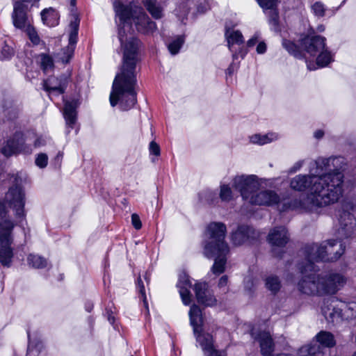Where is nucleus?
<instances>
[{
    "label": "nucleus",
    "instance_id": "33",
    "mask_svg": "<svg viewBox=\"0 0 356 356\" xmlns=\"http://www.w3.org/2000/svg\"><path fill=\"white\" fill-rule=\"evenodd\" d=\"M184 42V37L178 36L172 41L168 46V50L172 55L177 54Z\"/></svg>",
    "mask_w": 356,
    "mask_h": 356
},
{
    "label": "nucleus",
    "instance_id": "51",
    "mask_svg": "<svg viewBox=\"0 0 356 356\" xmlns=\"http://www.w3.org/2000/svg\"><path fill=\"white\" fill-rule=\"evenodd\" d=\"M138 284L140 293L143 296V301L145 302L146 297H145V287H144V286L143 284V282H142V280H141L140 278H139L138 280Z\"/></svg>",
    "mask_w": 356,
    "mask_h": 356
},
{
    "label": "nucleus",
    "instance_id": "27",
    "mask_svg": "<svg viewBox=\"0 0 356 356\" xmlns=\"http://www.w3.org/2000/svg\"><path fill=\"white\" fill-rule=\"evenodd\" d=\"M65 88V80L58 83V79L51 77L44 82V88L47 91H58L59 93H63Z\"/></svg>",
    "mask_w": 356,
    "mask_h": 356
},
{
    "label": "nucleus",
    "instance_id": "4",
    "mask_svg": "<svg viewBox=\"0 0 356 356\" xmlns=\"http://www.w3.org/2000/svg\"><path fill=\"white\" fill-rule=\"evenodd\" d=\"M232 184L234 188L240 192L243 200L250 204L272 206L280 202L279 195L273 191H257L260 184L255 175L236 176Z\"/></svg>",
    "mask_w": 356,
    "mask_h": 356
},
{
    "label": "nucleus",
    "instance_id": "7",
    "mask_svg": "<svg viewBox=\"0 0 356 356\" xmlns=\"http://www.w3.org/2000/svg\"><path fill=\"white\" fill-rule=\"evenodd\" d=\"M302 48L311 56H316L318 67L327 66L332 61V56L325 45V38L319 35H307L301 41Z\"/></svg>",
    "mask_w": 356,
    "mask_h": 356
},
{
    "label": "nucleus",
    "instance_id": "11",
    "mask_svg": "<svg viewBox=\"0 0 356 356\" xmlns=\"http://www.w3.org/2000/svg\"><path fill=\"white\" fill-rule=\"evenodd\" d=\"M251 335L259 342L260 353L263 356H273L275 344L269 332L258 331L253 328L251 330Z\"/></svg>",
    "mask_w": 356,
    "mask_h": 356
},
{
    "label": "nucleus",
    "instance_id": "60",
    "mask_svg": "<svg viewBox=\"0 0 356 356\" xmlns=\"http://www.w3.org/2000/svg\"><path fill=\"white\" fill-rule=\"evenodd\" d=\"M108 321H109L111 323H113L114 320H113V318H108Z\"/></svg>",
    "mask_w": 356,
    "mask_h": 356
},
{
    "label": "nucleus",
    "instance_id": "49",
    "mask_svg": "<svg viewBox=\"0 0 356 356\" xmlns=\"http://www.w3.org/2000/svg\"><path fill=\"white\" fill-rule=\"evenodd\" d=\"M266 50V44L264 42H260L257 47V52L258 54H264Z\"/></svg>",
    "mask_w": 356,
    "mask_h": 356
},
{
    "label": "nucleus",
    "instance_id": "13",
    "mask_svg": "<svg viewBox=\"0 0 356 356\" xmlns=\"http://www.w3.org/2000/svg\"><path fill=\"white\" fill-rule=\"evenodd\" d=\"M195 336L204 356H223L222 352L215 348L212 335L202 332V330L199 331Z\"/></svg>",
    "mask_w": 356,
    "mask_h": 356
},
{
    "label": "nucleus",
    "instance_id": "26",
    "mask_svg": "<svg viewBox=\"0 0 356 356\" xmlns=\"http://www.w3.org/2000/svg\"><path fill=\"white\" fill-rule=\"evenodd\" d=\"M340 309H341L342 320H350L356 317V302H350L348 303L340 302Z\"/></svg>",
    "mask_w": 356,
    "mask_h": 356
},
{
    "label": "nucleus",
    "instance_id": "36",
    "mask_svg": "<svg viewBox=\"0 0 356 356\" xmlns=\"http://www.w3.org/2000/svg\"><path fill=\"white\" fill-rule=\"evenodd\" d=\"M193 3V0H180L177 8V13L180 15H186Z\"/></svg>",
    "mask_w": 356,
    "mask_h": 356
},
{
    "label": "nucleus",
    "instance_id": "32",
    "mask_svg": "<svg viewBox=\"0 0 356 356\" xmlns=\"http://www.w3.org/2000/svg\"><path fill=\"white\" fill-rule=\"evenodd\" d=\"M38 58L40 59V67L44 72L53 69L54 60L50 56L41 54L39 55Z\"/></svg>",
    "mask_w": 356,
    "mask_h": 356
},
{
    "label": "nucleus",
    "instance_id": "53",
    "mask_svg": "<svg viewBox=\"0 0 356 356\" xmlns=\"http://www.w3.org/2000/svg\"><path fill=\"white\" fill-rule=\"evenodd\" d=\"M257 41H258V36L257 35H255L254 36H253L251 39H250L248 41V47L254 46L257 42Z\"/></svg>",
    "mask_w": 356,
    "mask_h": 356
},
{
    "label": "nucleus",
    "instance_id": "24",
    "mask_svg": "<svg viewBox=\"0 0 356 356\" xmlns=\"http://www.w3.org/2000/svg\"><path fill=\"white\" fill-rule=\"evenodd\" d=\"M143 3L153 18L158 19L163 17V8L156 0H143Z\"/></svg>",
    "mask_w": 356,
    "mask_h": 356
},
{
    "label": "nucleus",
    "instance_id": "47",
    "mask_svg": "<svg viewBox=\"0 0 356 356\" xmlns=\"http://www.w3.org/2000/svg\"><path fill=\"white\" fill-rule=\"evenodd\" d=\"M284 47L290 53H292L295 49V44L290 41L284 40L283 41Z\"/></svg>",
    "mask_w": 356,
    "mask_h": 356
},
{
    "label": "nucleus",
    "instance_id": "9",
    "mask_svg": "<svg viewBox=\"0 0 356 356\" xmlns=\"http://www.w3.org/2000/svg\"><path fill=\"white\" fill-rule=\"evenodd\" d=\"M15 227L13 222L5 219L0 222V263L9 266L13 257L11 244L13 243L12 232Z\"/></svg>",
    "mask_w": 356,
    "mask_h": 356
},
{
    "label": "nucleus",
    "instance_id": "34",
    "mask_svg": "<svg viewBox=\"0 0 356 356\" xmlns=\"http://www.w3.org/2000/svg\"><path fill=\"white\" fill-rule=\"evenodd\" d=\"M220 198L222 201L229 202L232 200V191L229 185L222 184L220 190Z\"/></svg>",
    "mask_w": 356,
    "mask_h": 356
},
{
    "label": "nucleus",
    "instance_id": "21",
    "mask_svg": "<svg viewBox=\"0 0 356 356\" xmlns=\"http://www.w3.org/2000/svg\"><path fill=\"white\" fill-rule=\"evenodd\" d=\"M78 106L76 101L73 100L72 102H66L64 106V118L66 120V123L68 125H73L76 120V108Z\"/></svg>",
    "mask_w": 356,
    "mask_h": 356
},
{
    "label": "nucleus",
    "instance_id": "54",
    "mask_svg": "<svg viewBox=\"0 0 356 356\" xmlns=\"http://www.w3.org/2000/svg\"><path fill=\"white\" fill-rule=\"evenodd\" d=\"M70 27L71 30H76V31H78L79 20L77 18H75L74 21L71 22Z\"/></svg>",
    "mask_w": 356,
    "mask_h": 356
},
{
    "label": "nucleus",
    "instance_id": "8",
    "mask_svg": "<svg viewBox=\"0 0 356 356\" xmlns=\"http://www.w3.org/2000/svg\"><path fill=\"white\" fill-rule=\"evenodd\" d=\"M33 138V143L35 147H40L46 145V140L42 136H38L31 132L24 137L22 133L18 132L6 142L5 146L1 149V152L6 157H8L14 154L22 152L25 149L26 143H31Z\"/></svg>",
    "mask_w": 356,
    "mask_h": 356
},
{
    "label": "nucleus",
    "instance_id": "39",
    "mask_svg": "<svg viewBox=\"0 0 356 356\" xmlns=\"http://www.w3.org/2000/svg\"><path fill=\"white\" fill-rule=\"evenodd\" d=\"M312 9L313 10L314 14L316 16H318V17L324 16L325 8L323 3H322L321 2L317 1V2L314 3L312 6Z\"/></svg>",
    "mask_w": 356,
    "mask_h": 356
},
{
    "label": "nucleus",
    "instance_id": "42",
    "mask_svg": "<svg viewBox=\"0 0 356 356\" xmlns=\"http://www.w3.org/2000/svg\"><path fill=\"white\" fill-rule=\"evenodd\" d=\"M149 149L151 154L157 156L160 155V147L156 142L152 141L149 143Z\"/></svg>",
    "mask_w": 356,
    "mask_h": 356
},
{
    "label": "nucleus",
    "instance_id": "44",
    "mask_svg": "<svg viewBox=\"0 0 356 356\" xmlns=\"http://www.w3.org/2000/svg\"><path fill=\"white\" fill-rule=\"evenodd\" d=\"M131 222L132 225L136 229H140L142 227V223L139 216L136 213H133L131 215Z\"/></svg>",
    "mask_w": 356,
    "mask_h": 356
},
{
    "label": "nucleus",
    "instance_id": "59",
    "mask_svg": "<svg viewBox=\"0 0 356 356\" xmlns=\"http://www.w3.org/2000/svg\"><path fill=\"white\" fill-rule=\"evenodd\" d=\"M307 67H308V69H309V70H315V69H316V67H312L311 66V64H310V63H308V64H307Z\"/></svg>",
    "mask_w": 356,
    "mask_h": 356
},
{
    "label": "nucleus",
    "instance_id": "10",
    "mask_svg": "<svg viewBox=\"0 0 356 356\" xmlns=\"http://www.w3.org/2000/svg\"><path fill=\"white\" fill-rule=\"evenodd\" d=\"M5 202L13 209L16 218H24L26 216V195L20 185L15 184L8 189L5 195Z\"/></svg>",
    "mask_w": 356,
    "mask_h": 356
},
{
    "label": "nucleus",
    "instance_id": "58",
    "mask_svg": "<svg viewBox=\"0 0 356 356\" xmlns=\"http://www.w3.org/2000/svg\"><path fill=\"white\" fill-rule=\"evenodd\" d=\"M70 5L72 6V7H74L75 5H76V0H70Z\"/></svg>",
    "mask_w": 356,
    "mask_h": 356
},
{
    "label": "nucleus",
    "instance_id": "57",
    "mask_svg": "<svg viewBox=\"0 0 356 356\" xmlns=\"http://www.w3.org/2000/svg\"><path fill=\"white\" fill-rule=\"evenodd\" d=\"M317 31L318 32H323L325 31V26L323 25H320L317 27Z\"/></svg>",
    "mask_w": 356,
    "mask_h": 356
},
{
    "label": "nucleus",
    "instance_id": "16",
    "mask_svg": "<svg viewBox=\"0 0 356 356\" xmlns=\"http://www.w3.org/2000/svg\"><path fill=\"white\" fill-rule=\"evenodd\" d=\"M195 292L197 300L200 304L206 307H212L216 305L217 300L209 289L207 284L204 282L196 284Z\"/></svg>",
    "mask_w": 356,
    "mask_h": 356
},
{
    "label": "nucleus",
    "instance_id": "22",
    "mask_svg": "<svg viewBox=\"0 0 356 356\" xmlns=\"http://www.w3.org/2000/svg\"><path fill=\"white\" fill-rule=\"evenodd\" d=\"M40 15L43 24L49 26H54L58 24L59 14L54 8H45L42 10Z\"/></svg>",
    "mask_w": 356,
    "mask_h": 356
},
{
    "label": "nucleus",
    "instance_id": "45",
    "mask_svg": "<svg viewBox=\"0 0 356 356\" xmlns=\"http://www.w3.org/2000/svg\"><path fill=\"white\" fill-rule=\"evenodd\" d=\"M245 288L251 291L255 285V282L253 278L248 277L244 280Z\"/></svg>",
    "mask_w": 356,
    "mask_h": 356
},
{
    "label": "nucleus",
    "instance_id": "6",
    "mask_svg": "<svg viewBox=\"0 0 356 356\" xmlns=\"http://www.w3.org/2000/svg\"><path fill=\"white\" fill-rule=\"evenodd\" d=\"M346 247L340 241L328 240L321 244L314 243L305 248V254L309 261L308 267L313 269L314 261H334L344 253Z\"/></svg>",
    "mask_w": 356,
    "mask_h": 356
},
{
    "label": "nucleus",
    "instance_id": "63",
    "mask_svg": "<svg viewBox=\"0 0 356 356\" xmlns=\"http://www.w3.org/2000/svg\"><path fill=\"white\" fill-rule=\"evenodd\" d=\"M353 356H356V352L354 353Z\"/></svg>",
    "mask_w": 356,
    "mask_h": 356
},
{
    "label": "nucleus",
    "instance_id": "17",
    "mask_svg": "<svg viewBox=\"0 0 356 356\" xmlns=\"http://www.w3.org/2000/svg\"><path fill=\"white\" fill-rule=\"evenodd\" d=\"M356 225V220L353 214L350 212H342L339 217V234L341 238H348L353 233Z\"/></svg>",
    "mask_w": 356,
    "mask_h": 356
},
{
    "label": "nucleus",
    "instance_id": "30",
    "mask_svg": "<svg viewBox=\"0 0 356 356\" xmlns=\"http://www.w3.org/2000/svg\"><path fill=\"white\" fill-rule=\"evenodd\" d=\"M228 47L231 51L234 44H240L243 42V38L241 33L238 31H227L226 33Z\"/></svg>",
    "mask_w": 356,
    "mask_h": 356
},
{
    "label": "nucleus",
    "instance_id": "15",
    "mask_svg": "<svg viewBox=\"0 0 356 356\" xmlns=\"http://www.w3.org/2000/svg\"><path fill=\"white\" fill-rule=\"evenodd\" d=\"M259 236V234L253 227L241 225L232 234V240L234 245H241L248 241L254 240Z\"/></svg>",
    "mask_w": 356,
    "mask_h": 356
},
{
    "label": "nucleus",
    "instance_id": "50",
    "mask_svg": "<svg viewBox=\"0 0 356 356\" xmlns=\"http://www.w3.org/2000/svg\"><path fill=\"white\" fill-rule=\"evenodd\" d=\"M228 282V277L226 275H223L220 277L218 282V286L220 288H222L224 286H226Z\"/></svg>",
    "mask_w": 356,
    "mask_h": 356
},
{
    "label": "nucleus",
    "instance_id": "12",
    "mask_svg": "<svg viewBox=\"0 0 356 356\" xmlns=\"http://www.w3.org/2000/svg\"><path fill=\"white\" fill-rule=\"evenodd\" d=\"M12 19L14 26L19 29L25 30L31 26L26 13V6L21 1H16L13 4Z\"/></svg>",
    "mask_w": 356,
    "mask_h": 356
},
{
    "label": "nucleus",
    "instance_id": "35",
    "mask_svg": "<svg viewBox=\"0 0 356 356\" xmlns=\"http://www.w3.org/2000/svg\"><path fill=\"white\" fill-rule=\"evenodd\" d=\"M263 10L275 11L278 5V0H256Z\"/></svg>",
    "mask_w": 356,
    "mask_h": 356
},
{
    "label": "nucleus",
    "instance_id": "25",
    "mask_svg": "<svg viewBox=\"0 0 356 356\" xmlns=\"http://www.w3.org/2000/svg\"><path fill=\"white\" fill-rule=\"evenodd\" d=\"M278 136L275 133H268L264 135L256 134L250 136V141L252 144L264 145L265 144L276 140Z\"/></svg>",
    "mask_w": 356,
    "mask_h": 356
},
{
    "label": "nucleus",
    "instance_id": "19",
    "mask_svg": "<svg viewBox=\"0 0 356 356\" xmlns=\"http://www.w3.org/2000/svg\"><path fill=\"white\" fill-rule=\"evenodd\" d=\"M177 287L179 289V293L184 305H188L191 302L190 289L191 283L189 277L186 273H181L179 275Z\"/></svg>",
    "mask_w": 356,
    "mask_h": 356
},
{
    "label": "nucleus",
    "instance_id": "20",
    "mask_svg": "<svg viewBox=\"0 0 356 356\" xmlns=\"http://www.w3.org/2000/svg\"><path fill=\"white\" fill-rule=\"evenodd\" d=\"M189 317L191 325L193 327L194 334H197L199 331H202L203 319L202 311L200 307L195 305H193L189 311Z\"/></svg>",
    "mask_w": 356,
    "mask_h": 356
},
{
    "label": "nucleus",
    "instance_id": "28",
    "mask_svg": "<svg viewBox=\"0 0 356 356\" xmlns=\"http://www.w3.org/2000/svg\"><path fill=\"white\" fill-rule=\"evenodd\" d=\"M316 341L324 347L332 348L335 346L334 335L327 331H321L316 336Z\"/></svg>",
    "mask_w": 356,
    "mask_h": 356
},
{
    "label": "nucleus",
    "instance_id": "40",
    "mask_svg": "<svg viewBox=\"0 0 356 356\" xmlns=\"http://www.w3.org/2000/svg\"><path fill=\"white\" fill-rule=\"evenodd\" d=\"M24 31L27 32L29 39L34 44H38L39 43L40 38L35 29L31 26L26 29Z\"/></svg>",
    "mask_w": 356,
    "mask_h": 356
},
{
    "label": "nucleus",
    "instance_id": "18",
    "mask_svg": "<svg viewBox=\"0 0 356 356\" xmlns=\"http://www.w3.org/2000/svg\"><path fill=\"white\" fill-rule=\"evenodd\" d=\"M322 314L327 322L330 323H337L342 320L339 304L334 300L324 302L322 307Z\"/></svg>",
    "mask_w": 356,
    "mask_h": 356
},
{
    "label": "nucleus",
    "instance_id": "3",
    "mask_svg": "<svg viewBox=\"0 0 356 356\" xmlns=\"http://www.w3.org/2000/svg\"><path fill=\"white\" fill-rule=\"evenodd\" d=\"M309 261L305 258V261L299 264V268L303 275L298 282L299 290L307 295H327L334 294L345 283L344 277L337 273H314V265L313 269L309 270L308 267Z\"/></svg>",
    "mask_w": 356,
    "mask_h": 356
},
{
    "label": "nucleus",
    "instance_id": "41",
    "mask_svg": "<svg viewBox=\"0 0 356 356\" xmlns=\"http://www.w3.org/2000/svg\"><path fill=\"white\" fill-rule=\"evenodd\" d=\"M355 204L353 203L352 200H345L342 203L341 209L342 212H350V211H353L355 209Z\"/></svg>",
    "mask_w": 356,
    "mask_h": 356
},
{
    "label": "nucleus",
    "instance_id": "46",
    "mask_svg": "<svg viewBox=\"0 0 356 356\" xmlns=\"http://www.w3.org/2000/svg\"><path fill=\"white\" fill-rule=\"evenodd\" d=\"M78 31L76 30H71L70 38H69V45L74 47V44L76 42Z\"/></svg>",
    "mask_w": 356,
    "mask_h": 356
},
{
    "label": "nucleus",
    "instance_id": "55",
    "mask_svg": "<svg viewBox=\"0 0 356 356\" xmlns=\"http://www.w3.org/2000/svg\"><path fill=\"white\" fill-rule=\"evenodd\" d=\"M323 131H322L321 130H318L314 132V136L316 138H321L323 137Z\"/></svg>",
    "mask_w": 356,
    "mask_h": 356
},
{
    "label": "nucleus",
    "instance_id": "37",
    "mask_svg": "<svg viewBox=\"0 0 356 356\" xmlns=\"http://www.w3.org/2000/svg\"><path fill=\"white\" fill-rule=\"evenodd\" d=\"M74 47L72 45H68L63 49L64 56L60 58L61 61L63 63H67L74 54Z\"/></svg>",
    "mask_w": 356,
    "mask_h": 356
},
{
    "label": "nucleus",
    "instance_id": "48",
    "mask_svg": "<svg viewBox=\"0 0 356 356\" xmlns=\"http://www.w3.org/2000/svg\"><path fill=\"white\" fill-rule=\"evenodd\" d=\"M303 163H304V161H299L298 162H296L293 166L290 169V172L291 173H293V172H296V171L299 170L302 165H303Z\"/></svg>",
    "mask_w": 356,
    "mask_h": 356
},
{
    "label": "nucleus",
    "instance_id": "62",
    "mask_svg": "<svg viewBox=\"0 0 356 356\" xmlns=\"http://www.w3.org/2000/svg\"><path fill=\"white\" fill-rule=\"evenodd\" d=\"M236 57H237L236 54H233V58H234V59H235Z\"/></svg>",
    "mask_w": 356,
    "mask_h": 356
},
{
    "label": "nucleus",
    "instance_id": "5",
    "mask_svg": "<svg viewBox=\"0 0 356 356\" xmlns=\"http://www.w3.org/2000/svg\"><path fill=\"white\" fill-rule=\"evenodd\" d=\"M207 232L208 239L204 245V254L208 258L216 257L212 271L219 275L225 270L229 252V246L224 241L227 228L222 222H211L208 225Z\"/></svg>",
    "mask_w": 356,
    "mask_h": 356
},
{
    "label": "nucleus",
    "instance_id": "56",
    "mask_svg": "<svg viewBox=\"0 0 356 356\" xmlns=\"http://www.w3.org/2000/svg\"><path fill=\"white\" fill-rule=\"evenodd\" d=\"M273 356H293V355L291 353H282Z\"/></svg>",
    "mask_w": 356,
    "mask_h": 356
},
{
    "label": "nucleus",
    "instance_id": "43",
    "mask_svg": "<svg viewBox=\"0 0 356 356\" xmlns=\"http://www.w3.org/2000/svg\"><path fill=\"white\" fill-rule=\"evenodd\" d=\"M1 54L3 58H8L13 54V49L8 45H4L1 49Z\"/></svg>",
    "mask_w": 356,
    "mask_h": 356
},
{
    "label": "nucleus",
    "instance_id": "1",
    "mask_svg": "<svg viewBox=\"0 0 356 356\" xmlns=\"http://www.w3.org/2000/svg\"><path fill=\"white\" fill-rule=\"evenodd\" d=\"M116 16L120 21L118 38L123 51L122 65L113 82L110 94V104L114 107L118 103L123 111L131 109L136 103L135 88L137 83L136 63L138 61V49L139 41L135 38H127L125 27L130 28L131 21L135 24L137 30L144 33L153 32L156 28L142 8L124 6L120 1L113 2Z\"/></svg>",
    "mask_w": 356,
    "mask_h": 356
},
{
    "label": "nucleus",
    "instance_id": "31",
    "mask_svg": "<svg viewBox=\"0 0 356 356\" xmlns=\"http://www.w3.org/2000/svg\"><path fill=\"white\" fill-rule=\"evenodd\" d=\"M28 262L29 265H31L35 268H42L47 266V260L37 254H31L28 257Z\"/></svg>",
    "mask_w": 356,
    "mask_h": 356
},
{
    "label": "nucleus",
    "instance_id": "52",
    "mask_svg": "<svg viewBox=\"0 0 356 356\" xmlns=\"http://www.w3.org/2000/svg\"><path fill=\"white\" fill-rule=\"evenodd\" d=\"M8 210L6 208L4 204L0 202V217L3 218L6 216Z\"/></svg>",
    "mask_w": 356,
    "mask_h": 356
},
{
    "label": "nucleus",
    "instance_id": "23",
    "mask_svg": "<svg viewBox=\"0 0 356 356\" xmlns=\"http://www.w3.org/2000/svg\"><path fill=\"white\" fill-rule=\"evenodd\" d=\"M298 354L300 356H324L322 348L316 343L302 346Z\"/></svg>",
    "mask_w": 356,
    "mask_h": 356
},
{
    "label": "nucleus",
    "instance_id": "38",
    "mask_svg": "<svg viewBox=\"0 0 356 356\" xmlns=\"http://www.w3.org/2000/svg\"><path fill=\"white\" fill-rule=\"evenodd\" d=\"M35 165L40 168H44L47 165L48 163V156L44 153H40L36 156Z\"/></svg>",
    "mask_w": 356,
    "mask_h": 356
},
{
    "label": "nucleus",
    "instance_id": "29",
    "mask_svg": "<svg viewBox=\"0 0 356 356\" xmlns=\"http://www.w3.org/2000/svg\"><path fill=\"white\" fill-rule=\"evenodd\" d=\"M265 286L268 291L275 294L281 288V282L277 276L269 275L265 279Z\"/></svg>",
    "mask_w": 356,
    "mask_h": 356
},
{
    "label": "nucleus",
    "instance_id": "61",
    "mask_svg": "<svg viewBox=\"0 0 356 356\" xmlns=\"http://www.w3.org/2000/svg\"><path fill=\"white\" fill-rule=\"evenodd\" d=\"M3 111H4V112H6V113H7V114H9V113H10V111H8V108H6V110H4V109H3Z\"/></svg>",
    "mask_w": 356,
    "mask_h": 356
},
{
    "label": "nucleus",
    "instance_id": "14",
    "mask_svg": "<svg viewBox=\"0 0 356 356\" xmlns=\"http://www.w3.org/2000/svg\"><path fill=\"white\" fill-rule=\"evenodd\" d=\"M267 240L273 247L282 248L289 241V234L284 226H277L269 231Z\"/></svg>",
    "mask_w": 356,
    "mask_h": 356
},
{
    "label": "nucleus",
    "instance_id": "2",
    "mask_svg": "<svg viewBox=\"0 0 356 356\" xmlns=\"http://www.w3.org/2000/svg\"><path fill=\"white\" fill-rule=\"evenodd\" d=\"M339 158H319L311 163L309 175H298L291 181V187L296 191L308 189L310 194L295 201L293 208L313 211L318 207L337 202L343 194V175L332 168L338 166Z\"/></svg>",
    "mask_w": 356,
    "mask_h": 356
}]
</instances>
